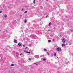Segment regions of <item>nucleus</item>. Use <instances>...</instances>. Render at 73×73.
Returning <instances> with one entry per match:
<instances>
[{
    "label": "nucleus",
    "mask_w": 73,
    "mask_h": 73,
    "mask_svg": "<svg viewBox=\"0 0 73 73\" xmlns=\"http://www.w3.org/2000/svg\"><path fill=\"white\" fill-rule=\"evenodd\" d=\"M29 60H30V61H31V58H29Z\"/></svg>",
    "instance_id": "cd10ccee"
},
{
    "label": "nucleus",
    "mask_w": 73,
    "mask_h": 73,
    "mask_svg": "<svg viewBox=\"0 0 73 73\" xmlns=\"http://www.w3.org/2000/svg\"><path fill=\"white\" fill-rule=\"evenodd\" d=\"M70 32H73V30H70Z\"/></svg>",
    "instance_id": "f3484780"
},
{
    "label": "nucleus",
    "mask_w": 73,
    "mask_h": 73,
    "mask_svg": "<svg viewBox=\"0 0 73 73\" xmlns=\"http://www.w3.org/2000/svg\"><path fill=\"white\" fill-rule=\"evenodd\" d=\"M48 42H51V40H48Z\"/></svg>",
    "instance_id": "f8f14e48"
},
{
    "label": "nucleus",
    "mask_w": 73,
    "mask_h": 73,
    "mask_svg": "<svg viewBox=\"0 0 73 73\" xmlns=\"http://www.w3.org/2000/svg\"><path fill=\"white\" fill-rule=\"evenodd\" d=\"M4 17H7V15H4Z\"/></svg>",
    "instance_id": "2eb2a0df"
},
{
    "label": "nucleus",
    "mask_w": 73,
    "mask_h": 73,
    "mask_svg": "<svg viewBox=\"0 0 73 73\" xmlns=\"http://www.w3.org/2000/svg\"><path fill=\"white\" fill-rule=\"evenodd\" d=\"M70 45V44H69Z\"/></svg>",
    "instance_id": "4c0bfd02"
},
{
    "label": "nucleus",
    "mask_w": 73,
    "mask_h": 73,
    "mask_svg": "<svg viewBox=\"0 0 73 73\" xmlns=\"http://www.w3.org/2000/svg\"><path fill=\"white\" fill-rule=\"evenodd\" d=\"M42 56L41 55L40 56V57H41Z\"/></svg>",
    "instance_id": "473e14b6"
},
{
    "label": "nucleus",
    "mask_w": 73,
    "mask_h": 73,
    "mask_svg": "<svg viewBox=\"0 0 73 73\" xmlns=\"http://www.w3.org/2000/svg\"><path fill=\"white\" fill-rule=\"evenodd\" d=\"M24 52H26V53H28V54L29 53V54H31V52H28L25 51V50H24Z\"/></svg>",
    "instance_id": "20e7f679"
},
{
    "label": "nucleus",
    "mask_w": 73,
    "mask_h": 73,
    "mask_svg": "<svg viewBox=\"0 0 73 73\" xmlns=\"http://www.w3.org/2000/svg\"><path fill=\"white\" fill-rule=\"evenodd\" d=\"M62 41L63 42V43H65V40L64 39H63L62 40Z\"/></svg>",
    "instance_id": "423d86ee"
},
{
    "label": "nucleus",
    "mask_w": 73,
    "mask_h": 73,
    "mask_svg": "<svg viewBox=\"0 0 73 73\" xmlns=\"http://www.w3.org/2000/svg\"><path fill=\"white\" fill-rule=\"evenodd\" d=\"M66 45H68V43H66Z\"/></svg>",
    "instance_id": "2f4dec72"
},
{
    "label": "nucleus",
    "mask_w": 73,
    "mask_h": 73,
    "mask_svg": "<svg viewBox=\"0 0 73 73\" xmlns=\"http://www.w3.org/2000/svg\"><path fill=\"white\" fill-rule=\"evenodd\" d=\"M14 64H11V66H14Z\"/></svg>",
    "instance_id": "ddd939ff"
},
{
    "label": "nucleus",
    "mask_w": 73,
    "mask_h": 73,
    "mask_svg": "<svg viewBox=\"0 0 73 73\" xmlns=\"http://www.w3.org/2000/svg\"><path fill=\"white\" fill-rule=\"evenodd\" d=\"M34 57L36 58H39V56L38 55H35L34 56Z\"/></svg>",
    "instance_id": "f03ea898"
},
{
    "label": "nucleus",
    "mask_w": 73,
    "mask_h": 73,
    "mask_svg": "<svg viewBox=\"0 0 73 73\" xmlns=\"http://www.w3.org/2000/svg\"><path fill=\"white\" fill-rule=\"evenodd\" d=\"M48 31H50V30L49 29V30H48Z\"/></svg>",
    "instance_id": "c9c22d12"
},
{
    "label": "nucleus",
    "mask_w": 73,
    "mask_h": 73,
    "mask_svg": "<svg viewBox=\"0 0 73 73\" xmlns=\"http://www.w3.org/2000/svg\"><path fill=\"white\" fill-rule=\"evenodd\" d=\"M54 56H56V52L54 53Z\"/></svg>",
    "instance_id": "dca6fc26"
},
{
    "label": "nucleus",
    "mask_w": 73,
    "mask_h": 73,
    "mask_svg": "<svg viewBox=\"0 0 73 73\" xmlns=\"http://www.w3.org/2000/svg\"><path fill=\"white\" fill-rule=\"evenodd\" d=\"M62 47H64V46H65V44H62Z\"/></svg>",
    "instance_id": "1a4fd4ad"
},
{
    "label": "nucleus",
    "mask_w": 73,
    "mask_h": 73,
    "mask_svg": "<svg viewBox=\"0 0 73 73\" xmlns=\"http://www.w3.org/2000/svg\"><path fill=\"white\" fill-rule=\"evenodd\" d=\"M31 37H35V35H30Z\"/></svg>",
    "instance_id": "7ed1b4c3"
},
{
    "label": "nucleus",
    "mask_w": 73,
    "mask_h": 73,
    "mask_svg": "<svg viewBox=\"0 0 73 73\" xmlns=\"http://www.w3.org/2000/svg\"><path fill=\"white\" fill-rule=\"evenodd\" d=\"M44 51H46L47 50H46V48H44Z\"/></svg>",
    "instance_id": "4be33fe9"
},
{
    "label": "nucleus",
    "mask_w": 73,
    "mask_h": 73,
    "mask_svg": "<svg viewBox=\"0 0 73 73\" xmlns=\"http://www.w3.org/2000/svg\"><path fill=\"white\" fill-rule=\"evenodd\" d=\"M27 12H28V11H26L24 13H27Z\"/></svg>",
    "instance_id": "aec40b11"
},
{
    "label": "nucleus",
    "mask_w": 73,
    "mask_h": 73,
    "mask_svg": "<svg viewBox=\"0 0 73 73\" xmlns=\"http://www.w3.org/2000/svg\"><path fill=\"white\" fill-rule=\"evenodd\" d=\"M46 17L47 18V17H48V15H47Z\"/></svg>",
    "instance_id": "c85d7f7f"
},
{
    "label": "nucleus",
    "mask_w": 73,
    "mask_h": 73,
    "mask_svg": "<svg viewBox=\"0 0 73 73\" xmlns=\"http://www.w3.org/2000/svg\"><path fill=\"white\" fill-rule=\"evenodd\" d=\"M43 60L45 61H46V59H45V58H44L43 59Z\"/></svg>",
    "instance_id": "6ab92c4d"
},
{
    "label": "nucleus",
    "mask_w": 73,
    "mask_h": 73,
    "mask_svg": "<svg viewBox=\"0 0 73 73\" xmlns=\"http://www.w3.org/2000/svg\"><path fill=\"white\" fill-rule=\"evenodd\" d=\"M27 21V19L25 20V21H24L25 23H26Z\"/></svg>",
    "instance_id": "9d476101"
},
{
    "label": "nucleus",
    "mask_w": 73,
    "mask_h": 73,
    "mask_svg": "<svg viewBox=\"0 0 73 73\" xmlns=\"http://www.w3.org/2000/svg\"><path fill=\"white\" fill-rule=\"evenodd\" d=\"M14 42L15 43H17V40H16V39H14Z\"/></svg>",
    "instance_id": "39448f33"
},
{
    "label": "nucleus",
    "mask_w": 73,
    "mask_h": 73,
    "mask_svg": "<svg viewBox=\"0 0 73 73\" xmlns=\"http://www.w3.org/2000/svg\"><path fill=\"white\" fill-rule=\"evenodd\" d=\"M23 10H24V9H22V10H21V11H23Z\"/></svg>",
    "instance_id": "7c9ffc66"
},
{
    "label": "nucleus",
    "mask_w": 73,
    "mask_h": 73,
    "mask_svg": "<svg viewBox=\"0 0 73 73\" xmlns=\"http://www.w3.org/2000/svg\"><path fill=\"white\" fill-rule=\"evenodd\" d=\"M40 9H42L43 8L42 7V6H40Z\"/></svg>",
    "instance_id": "4468645a"
},
{
    "label": "nucleus",
    "mask_w": 73,
    "mask_h": 73,
    "mask_svg": "<svg viewBox=\"0 0 73 73\" xmlns=\"http://www.w3.org/2000/svg\"><path fill=\"white\" fill-rule=\"evenodd\" d=\"M26 46V44H24L23 46V47H24V46Z\"/></svg>",
    "instance_id": "a211bd4d"
},
{
    "label": "nucleus",
    "mask_w": 73,
    "mask_h": 73,
    "mask_svg": "<svg viewBox=\"0 0 73 73\" xmlns=\"http://www.w3.org/2000/svg\"><path fill=\"white\" fill-rule=\"evenodd\" d=\"M28 49V47H26L25 48V49Z\"/></svg>",
    "instance_id": "5701e85b"
},
{
    "label": "nucleus",
    "mask_w": 73,
    "mask_h": 73,
    "mask_svg": "<svg viewBox=\"0 0 73 73\" xmlns=\"http://www.w3.org/2000/svg\"><path fill=\"white\" fill-rule=\"evenodd\" d=\"M51 55L52 56H53L54 55L53 54V53H52Z\"/></svg>",
    "instance_id": "b1692460"
},
{
    "label": "nucleus",
    "mask_w": 73,
    "mask_h": 73,
    "mask_svg": "<svg viewBox=\"0 0 73 73\" xmlns=\"http://www.w3.org/2000/svg\"><path fill=\"white\" fill-rule=\"evenodd\" d=\"M20 43H18V45H19V46H22V45Z\"/></svg>",
    "instance_id": "0eeeda50"
},
{
    "label": "nucleus",
    "mask_w": 73,
    "mask_h": 73,
    "mask_svg": "<svg viewBox=\"0 0 73 73\" xmlns=\"http://www.w3.org/2000/svg\"><path fill=\"white\" fill-rule=\"evenodd\" d=\"M22 54H20V55L21 56V55H22Z\"/></svg>",
    "instance_id": "72a5a7b5"
},
{
    "label": "nucleus",
    "mask_w": 73,
    "mask_h": 73,
    "mask_svg": "<svg viewBox=\"0 0 73 73\" xmlns=\"http://www.w3.org/2000/svg\"><path fill=\"white\" fill-rule=\"evenodd\" d=\"M46 1H48V0H46Z\"/></svg>",
    "instance_id": "e433bc0d"
},
{
    "label": "nucleus",
    "mask_w": 73,
    "mask_h": 73,
    "mask_svg": "<svg viewBox=\"0 0 73 73\" xmlns=\"http://www.w3.org/2000/svg\"><path fill=\"white\" fill-rule=\"evenodd\" d=\"M56 50L57 52H60L61 50V49L60 47H58L56 49Z\"/></svg>",
    "instance_id": "f257e3e1"
},
{
    "label": "nucleus",
    "mask_w": 73,
    "mask_h": 73,
    "mask_svg": "<svg viewBox=\"0 0 73 73\" xmlns=\"http://www.w3.org/2000/svg\"><path fill=\"white\" fill-rule=\"evenodd\" d=\"M29 46H31V45H30V44H29Z\"/></svg>",
    "instance_id": "f704fd0d"
},
{
    "label": "nucleus",
    "mask_w": 73,
    "mask_h": 73,
    "mask_svg": "<svg viewBox=\"0 0 73 73\" xmlns=\"http://www.w3.org/2000/svg\"><path fill=\"white\" fill-rule=\"evenodd\" d=\"M33 3H34V4H35V0H34Z\"/></svg>",
    "instance_id": "412c9836"
},
{
    "label": "nucleus",
    "mask_w": 73,
    "mask_h": 73,
    "mask_svg": "<svg viewBox=\"0 0 73 73\" xmlns=\"http://www.w3.org/2000/svg\"><path fill=\"white\" fill-rule=\"evenodd\" d=\"M47 54H48V55L49 56V52H47Z\"/></svg>",
    "instance_id": "bb28decb"
},
{
    "label": "nucleus",
    "mask_w": 73,
    "mask_h": 73,
    "mask_svg": "<svg viewBox=\"0 0 73 73\" xmlns=\"http://www.w3.org/2000/svg\"><path fill=\"white\" fill-rule=\"evenodd\" d=\"M51 25H52V23L50 22L49 23L48 25L49 26H50Z\"/></svg>",
    "instance_id": "9b49d317"
},
{
    "label": "nucleus",
    "mask_w": 73,
    "mask_h": 73,
    "mask_svg": "<svg viewBox=\"0 0 73 73\" xmlns=\"http://www.w3.org/2000/svg\"><path fill=\"white\" fill-rule=\"evenodd\" d=\"M20 16L21 17H23V16H22V15H20Z\"/></svg>",
    "instance_id": "c756f323"
},
{
    "label": "nucleus",
    "mask_w": 73,
    "mask_h": 73,
    "mask_svg": "<svg viewBox=\"0 0 73 73\" xmlns=\"http://www.w3.org/2000/svg\"><path fill=\"white\" fill-rule=\"evenodd\" d=\"M53 29H56V27H54L53 28Z\"/></svg>",
    "instance_id": "a878e982"
},
{
    "label": "nucleus",
    "mask_w": 73,
    "mask_h": 73,
    "mask_svg": "<svg viewBox=\"0 0 73 73\" xmlns=\"http://www.w3.org/2000/svg\"><path fill=\"white\" fill-rule=\"evenodd\" d=\"M2 13V11H0V13Z\"/></svg>",
    "instance_id": "393cba45"
},
{
    "label": "nucleus",
    "mask_w": 73,
    "mask_h": 73,
    "mask_svg": "<svg viewBox=\"0 0 73 73\" xmlns=\"http://www.w3.org/2000/svg\"><path fill=\"white\" fill-rule=\"evenodd\" d=\"M34 64H36V65H38L39 64V63H34Z\"/></svg>",
    "instance_id": "6e6552de"
}]
</instances>
